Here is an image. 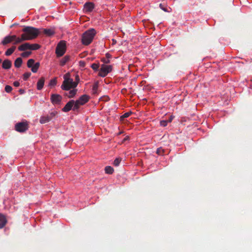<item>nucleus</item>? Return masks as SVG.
<instances>
[{
    "instance_id": "45",
    "label": "nucleus",
    "mask_w": 252,
    "mask_h": 252,
    "mask_svg": "<svg viewBox=\"0 0 252 252\" xmlns=\"http://www.w3.org/2000/svg\"><path fill=\"white\" fill-rule=\"evenodd\" d=\"M106 56L107 58L109 59V58H110V55L109 54L107 53V54H106Z\"/></svg>"
},
{
    "instance_id": "5",
    "label": "nucleus",
    "mask_w": 252,
    "mask_h": 252,
    "mask_svg": "<svg viewBox=\"0 0 252 252\" xmlns=\"http://www.w3.org/2000/svg\"><path fill=\"white\" fill-rule=\"evenodd\" d=\"M18 39H20V37H17L16 35H8L1 41V44L3 46L10 43H12L13 44H17L20 43L17 42Z\"/></svg>"
},
{
    "instance_id": "4",
    "label": "nucleus",
    "mask_w": 252,
    "mask_h": 252,
    "mask_svg": "<svg viewBox=\"0 0 252 252\" xmlns=\"http://www.w3.org/2000/svg\"><path fill=\"white\" fill-rule=\"evenodd\" d=\"M66 47L65 41L61 40L57 44L56 48V54L57 57L63 56L66 52Z\"/></svg>"
},
{
    "instance_id": "37",
    "label": "nucleus",
    "mask_w": 252,
    "mask_h": 252,
    "mask_svg": "<svg viewBox=\"0 0 252 252\" xmlns=\"http://www.w3.org/2000/svg\"><path fill=\"white\" fill-rule=\"evenodd\" d=\"M101 61L103 62L104 63H110V60L108 59L102 58Z\"/></svg>"
},
{
    "instance_id": "22",
    "label": "nucleus",
    "mask_w": 252,
    "mask_h": 252,
    "mask_svg": "<svg viewBox=\"0 0 252 252\" xmlns=\"http://www.w3.org/2000/svg\"><path fill=\"white\" fill-rule=\"evenodd\" d=\"M40 66V63L37 62L31 67L32 71L33 73L37 72L39 67Z\"/></svg>"
},
{
    "instance_id": "42",
    "label": "nucleus",
    "mask_w": 252,
    "mask_h": 252,
    "mask_svg": "<svg viewBox=\"0 0 252 252\" xmlns=\"http://www.w3.org/2000/svg\"><path fill=\"white\" fill-rule=\"evenodd\" d=\"M80 65L82 66H85V63L84 62H82V61H80Z\"/></svg>"
},
{
    "instance_id": "2",
    "label": "nucleus",
    "mask_w": 252,
    "mask_h": 252,
    "mask_svg": "<svg viewBox=\"0 0 252 252\" xmlns=\"http://www.w3.org/2000/svg\"><path fill=\"white\" fill-rule=\"evenodd\" d=\"M70 74L67 73L63 76L64 80L61 86L63 90L68 91L70 89L75 88L78 85V82H74L72 79L70 78Z\"/></svg>"
},
{
    "instance_id": "30",
    "label": "nucleus",
    "mask_w": 252,
    "mask_h": 252,
    "mask_svg": "<svg viewBox=\"0 0 252 252\" xmlns=\"http://www.w3.org/2000/svg\"><path fill=\"white\" fill-rule=\"evenodd\" d=\"M31 75V73L30 72L25 73L23 75V78L24 80H27Z\"/></svg>"
},
{
    "instance_id": "17",
    "label": "nucleus",
    "mask_w": 252,
    "mask_h": 252,
    "mask_svg": "<svg viewBox=\"0 0 252 252\" xmlns=\"http://www.w3.org/2000/svg\"><path fill=\"white\" fill-rule=\"evenodd\" d=\"M70 60V56L68 55L65 56L63 58L60 62V64L61 66H64L66 63H67Z\"/></svg>"
},
{
    "instance_id": "36",
    "label": "nucleus",
    "mask_w": 252,
    "mask_h": 252,
    "mask_svg": "<svg viewBox=\"0 0 252 252\" xmlns=\"http://www.w3.org/2000/svg\"><path fill=\"white\" fill-rule=\"evenodd\" d=\"M168 122L167 120H162L160 122V125L162 126H165L167 125Z\"/></svg>"
},
{
    "instance_id": "26",
    "label": "nucleus",
    "mask_w": 252,
    "mask_h": 252,
    "mask_svg": "<svg viewBox=\"0 0 252 252\" xmlns=\"http://www.w3.org/2000/svg\"><path fill=\"white\" fill-rule=\"evenodd\" d=\"M30 50H36L40 48V46L39 44H36V43L32 44H30Z\"/></svg>"
},
{
    "instance_id": "25",
    "label": "nucleus",
    "mask_w": 252,
    "mask_h": 252,
    "mask_svg": "<svg viewBox=\"0 0 252 252\" xmlns=\"http://www.w3.org/2000/svg\"><path fill=\"white\" fill-rule=\"evenodd\" d=\"M80 105H81V103L77 100L75 101H74V103L73 106V110L74 111L77 110L79 108Z\"/></svg>"
},
{
    "instance_id": "15",
    "label": "nucleus",
    "mask_w": 252,
    "mask_h": 252,
    "mask_svg": "<svg viewBox=\"0 0 252 252\" xmlns=\"http://www.w3.org/2000/svg\"><path fill=\"white\" fill-rule=\"evenodd\" d=\"M30 44L29 43H24L18 47L19 51H24L26 50H30Z\"/></svg>"
},
{
    "instance_id": "43",
    "label": "nucleus",
    "mask_w": 252,
    "mask_h": 252,
    "mask_svg": "<svg viewBox=\"0 0 252 252\" xmlns=\"http://www.w3.org/2000/svg\"><path fill=\"white\" fill-rule=\"evenodd\" d=\"M173 120V117L172 116L170 117V118L167 120L168 123H170L172 122Z\"/></svg>"
},
{
    "instance_id": "23",
    "label": "nucleus",
    "mask_w": 252,
    "mask_h": 252,
    "mask_svg": "<svg viewBox=\"0 0 252 252\" xmlns=\"http://www.w3.org/2000/svg\"><path fill=\"white\" fill-rule=\"evenodd\" d=\"M105 172L107 174H112L114 172V169L110 166H107L105 167Z\"/></svg>"
},
{
    "instance_id": "40",
    "label": "nucleus",
    "mask_w": 252,
    "mask_h": 252,
    "mask_svg": "<svg viewBox=\"0 0 252 252\" xmlns=\"http://www.w3.org/2000/svg\"><path fill=\"white\" fill-rule=\"evenodd\" d=\"M80 79L78 75H76L75 77V81H74V82H78L79 83Z\"/></svg>"
},
{
    "instance_id": "47",
    "label": "nucleus",
    "mask_w": 252,
    "mask_h": 252,
    "mask_svg": "<svg viewBox=\"0 0 252 252\" xmlns=\"http://www.w3.org/2000/svg\"><path fill=\"white\" fill-rule=\"evenodd\" d=\"M1 62H2V60L0 59V63H1Z\"/></svg>"
},
{
    "instance_id": "31",
    "label": "nucleus",
    "mask_w": 252,
    "mask_h": 252,
    "mask_svg": "<svg viewBox=\"0 0 252 252\" xmlns=\"http://www.w3.org/2000/svg\"><path fill=\"white\" fill-rule=\"evenodd\" d=\"M132 114V112L131 111L130 112H126V113H125L124 115H123L121 117V119L122 120H123L124 118H127L131 114Z\"/></svg>"
},
{
    "instance_id": "27",
    "label": "nucleus",
    "mask_w": 252,
    "mask_h": 252,
    "mask_svg": "<svg viewBox=\"0 0 252 252\" xmlns=\"http://www.w3.org/2000/svg\"><path fill=\"white\" fill-rule=\"evenodd\" d=\"M34 60L32 59H29L27 62V66L29 68H31L34 64Z\"/></svg>"
},
{
    "instance_id": "38",
    "label": "nucleus",
    "mask_w": 252,
    "mask_h": 252,
    "mask_svg": "<svg viewBox=\"0 0 252 252\" xmlns=\"http://www.w3.org/2000/svg\"><path fill=\"white\" fill-rule=\"evenodd\" d=\"M159 7L162 9L163 10V11H165V12H167V10L166 8H165L162 4L160 3L159 4Z\"/></svg>"
},
{
    "instance_id": "19",
    "label": "nucleus",
    "mask_w": 252,
    "mask_h": 252,
    "mask_svg": "<svg viewBox=\"0 0 252 252\" xmlns=\"http://www.w3.org/2000/svg\"><path fill=\"white\" fill-rule=\"evenodd\" d=\"M22 63V58L20 57L17 58L14 62V65L16 67L19 68L21 66Z\"/></svg>"
},
{
    "instance_id": "32",
    "label": "nucleus",
    "mask_w": 252,
    "mask_h": 252,
    "mask_svg": "<svg viewBox=\"0 0 252 252\" xmlns=\"http://www.w3.org/2000/svg\"><path fill=\"white\" fill-rule=\"evenodd\" d=\"M164 153V150L161 147L158 148L157 150V154L158 155H162Z\"/></svg>"
},
{
    "instance_id": "14",
    "label": "nucleus",
    "mask_w": 252,
    "mask_h": 252,
    "mask_svg": "<svg viewBox=\"0 0 252 252\" xmlns=\"http://www.w3.org/2000/svg\"><path fill=\"white\" fill-rule=\"evenodd\" d=\"M45 78L44 77H41L37 83V89L38 90H41L44 84Z\"/></svg>"
},
{
    "instance_id": "12",
    "label": "nucleus",
    "mask_w": 252,
    "mask_h": 252,
    "mask_svg": "<svg viewBox=\"0 0 252 252\" xmlns=\"http://www.w3.org/2000/svg\"><path fill=\"white\" fill-rule=\"evenodd\" d=\"M89 100V96L86 94L82 95L77 100L80 103L81 105H84L87 103Z\"/></svg>"
},
{
    "instance_id": "6",
    "label": "nucleus",
    "mask_w": 252,
    "mask_h": 252,
    "mask_svg": "<svg viewBox=\"0 0 252 252\" xmlns=\"http://www.w3.org/2000/svg\"><path fill=\"white\" fill-rule=\"evenodd\" d=\"M29 123L27 121H23L17 123L15 125V129L19 132H24L29 129Z\"/></svg>"
},
{
    "instance_id": "41",
    "label": "nucleus",
    "mask_w": 252,
    "mask_h": 252,
    "mask_svg": "<svg viewBox=\"0 0 252 252\" xmlns=\"http://www.w3.org/2000/svg\"><path fill=\"white\" fill-rule=\"evenodd\" d=\"M19 92L20 94H23L25 93V90L24 89H20Z\"/></svg>"
},
{
    "instance_id": "29",
    "label": "nucleus",
    "mask_w": 252,
    "mask_h": 252,
    "mask_svg": "<svg viewBox=\"0 0 252 252\" xmlns=\"http://www.w3.org/2000/svg\"><path fill=\"white\" fill-rule=\"evenodd\" d=\"M91 68L94 71H97L99 67V63H94L91 65Z\"/></svg>"
},
{
    "instance_id": "34",
    "label": "nucleus",
    "mask_w": 252,
    "mask_h": 252,
    "mask_svg": "<svg viewBox=\"0 0 252 252\" xmlns=\"http://www.w3.org/2000/svg\"><path fill=\"white\" fill-rule=\"evenodd\" d=\"M31 54V52L30 51H26L24 52H23L21 54V56H22L24 58H26L29 57Z\"/></svg>"
},
{
    "instance_id": "10",
    "label": "nucleus",
    "mask_w": 252,
    "mask_h": 252,
    "mask_svg": "<svg viewBox=\"0 0 252 252\" xmlns=\"http://www.w3.org/2000/svg\"><path fill=\"white\" fill-rule=\"evenodd\" d=\"M74 103V100H71L68 102L65 106L63 108V111L64 112H67L69 111L72 108L73 109V106Z\"/></svg>"
},
{
    "instance_id": "44",
    "label": "nucleus",
    "mask_w": 252,
    "mask_h": 252,
    "mask_svg": "<svg viewBox=\"0 0 252 252\" xmlns=\"http://www.w3.org/2000/svg\"><path fill=\"white\" fill-rule=\"evenodd\" d=\"M129 139V137L128 136H126L124 139V141H126V140H127Z\"/></svg>"
},
{
    "instance_id": "28",
    "label": "nucleus",
    "mask_w": 252,
    "mask_h": 252,
    "mask_svg": "<svg viewBox=\"0 0 252 252\" xmlns=\"http://www.w3.org/2000/svg\"><path fill=\"white\" fill-rule=\"evenodd\" d=\"M57 83L56 78L51 79L49 83V86L50 87H54L56 85Z\"/></svg>"
},
{
    "instance_id": "18",
    "label": "nucleus",
    "mask_w": 252,
    "mask_h": 252,
    "mask_svg": "<svg viewBox=\"0 0 252 252\" xmlns=\"http://www.w3.org/2000/svg\"><path fill=\"white\" fill-rule=\"evenodd\" d=\"M77 91V90L74 89V88L73 90H70L68 93H65L64 94L69 98H72L76 94Z\"/></svg>"
},
{
    "instance_id": "21",
    "label": "nucleus",
    "mask_w": 252,
    "mask_h": 252,
    "mask_svg": "<svg viewBox=\"0 0 252 252\" xmlns=\"http://www.w3.org/2000/svg\"><path fill=\"white\" fill-rule=\"evenodd\" d=\"M16 49V46H13L11 48L8 49L5 53V55L6 56H10L15 51Z\"/></svg>"
},
{
    "instance_id": "48",
    "label": "nucleus",
    "mask_w": 252,
    "mask_h": 252,
    "mask_svg": "<svg viewBox=\"0 0 252 252\" xmlns=\"http://www.w3.org/2000/svg\"><path fill=\"white\" fill-rule=\"evenodd\" d=\"M1 53V52L0 51V54Z\"/></svg>"
},
{
    "instance_id": "8",
    "label": "nucleus",
    "mask_w": 252,
    "mask_h": 252,
    "mask_svg": "<svg viewBox=\"0 0 252 252\" xmlns=\"http://www.w3.org/2000/svg\"><path fill=\"white\" fill-rule=\"evenodd\" d=\"M57 114L58 113L56 111H52L49 115L41 117L39 122L42 124L48 123L54 118L57 116Z\"/></svg>"
},
{
    "instance_id": "46",
    "label": "nucleus",
    "mask_w": 252,
    "mask_h": 252,
    "mask_svg": "<svg viewBox=\"0 0 252 252\" xmlns=\"http://www.w3.org/2000/svg\"><path fill=\"white\" fill-rule=\"evenodd\" d=\"M113 43H116V41L114 39H113Z\"/></svg>"
},
{
    "instance_id": "24",
    "label": "nucleus",
    "mask_w": 252,
    "mask_h": 252,
    "mask_svg": "<svg viewBox=\"0 0 252 252\" xmlns=\"http://www.w3.org/2000/svg\"><path fill=\"white\" fill-rule=\"evenodd\" d=\"M98 88V84L97 82L95 83L93 87L92 92L94 94H97V90Z\"/></svg>"
},
{
    "instance_id": "9",
    "label": "nucleus",
    "mask_w": 252,
    "mask_h": 252,
    "mask_svg": "<svg viewBox=\"0 0 252 252\" xmlns=\"http://www.w3.org/2000/svg\"><path fill=\"white\" fill-rule=\"evenodd\" d=\"M62 96L58 94H52L51 95V101L54 105L60 104L62 100Z\"/></svg>"
},
{
    "instance_id": "35",
    "label": "nucleus",
    "mask_w": 252,
    "mask_h": 252,
    "mask_svg": "<svg viewBox=\"0 0 252 252\" xmlns=\"http://www.w3.org/2000/svg\"><path fill=\"white\" fill-rule=\"evenodd\" d=\"M12 90V88L10 86L6 85L5 87V91L6 92H7L8 93L11 92Z\"/></svg>"
},
{
    "instance_id": "13",
    "label": "nucleus",
    "mask_w": 252,
    "mask_h": 252,
    "mask_svg": "<svg viewBox=\"0 0 252 252\" xmlns=\"http://www.w3.org/2000/svg\"><path fill=\"white\" fill-rule=\"evenodd\" d=\"M11 65L12 62L8 59L4 60L2 64V68L5 69H9L11 67Z\"/></svg>"
},
{
    "instance_id": "33",
    "label": "nucleus",
    "mask_w": 252,
    "mask_h": 252,
    "mask_svg": "<svg viewBox=\"0 0 252 252\" xmlns=\"http://www.w3.org/2000/svg\"><path fill=\"white\" fill-rule=\"evenodd\" d=\"M121 160H122V158H117L114 161L113 164L115 166H118L120 164V163L121 161Z\"/></svg>"
},
{
    "instance_id": "11",
    "label": "nucleus",
    "mask_w": 252,
    "mask_h": 252,
    "mask_svg": "<svg viewBox=\"0 0 252 252\" xmlns=\"http://www.w3.org/2000/svg\"><path fill=\"white\" fill-rule=\"evenodd\" d=\"M84 8L85 10L88 12L92 11L94 7V3L91 2H87L85 3Z\"/></svg>"
},
{
    "instance_id": "1",
    "label": "nucleus",
    "mask_w": 252,
    "mask_h": 252,
    "mask_svg": "<svg viewBox=\"0 0 252 252\" xmlns=\"http://www.w3.org/2000/svg\"><path fill=\"white\" fill-rule=\"evenodd\" d=\"M22 31L24 33L21 35L20 39H18L17 42H22L25 40L34 39L37 37L40 33L38 29L31 26L25 27L23 29Z\"/></svg>"
},
{
    "instance_id": "7",
    "label": "nucleus",
    "mask_w": 252,
    "mask_h": 252,
    "mask_svg": "<svg viewBox=\"0 0 252 252\" xmlns=\"http://www.w3.org/2000/svg\"><path fill=\"white\" fill-rule=\"evenodd\" d=\"M112 70V66L111 65H101L99 69L98 75L101 77H105Z\"/></svg>"
},
{
    "instance_id": "39",
    "label": "nucleus",
    "mask_w": 252,
    "mask_h": 252,
    "mask_svg": "<svg viewBox=\"0 0 252 252\" xmlns=\"http://www.w3.org/2000/svg\"><path fill=\"white\" fill-rule=\"evenodd\" d=\"M13 85L15 87H18L20 86V83L18 81H15L13 83Z\"/></svg>"
},
{
    "instance_id": "3",
    "label": "nucleus",
    "mask_w": 252,
    "mask_h": 252,
    "mask_svg": "<svg viewBox=\"0 0 252 252\" xmlns=\"http://www.w3.org/2000/svg\"><path fill=\"white\" fill-rule=\"evenodd\" d=\"M96 34V31L94 29H91L85 32L82 36V42L83 44L88 45L90 44Z\"/></svg>"
},
{
    "instance_id": "20",
    "label": "nucleus",
    "mask_w": 252,
    "mask_h": 252,
    "mask_svg": "<svg viewBox=\"0 0 252 252\" xmlns=\"http://www.w3.org/2000/svg\"><path fill=\"white\" fill-rule=\"evenodd\" d=\"M44 33L48 36H51L55 33V31L52 29H46L43 30Z\"/></svg>"
},
{
    "instance_id": "16",
    "label": "nucleus",
    "mask_w": 252,
    "mask_h": 252,
    "mask_svg": "<svg viewBox=\"0 0 252 252\" xmlns=\"http://www.w3.org/2000/svg\"><path fill=\"white\" fill-rule=\"evenodd\" d=\"M7 222L5 216L2 214H0V228H3Z\"/></svg>"
}]
</instances>
